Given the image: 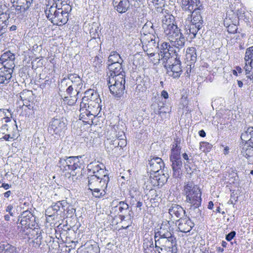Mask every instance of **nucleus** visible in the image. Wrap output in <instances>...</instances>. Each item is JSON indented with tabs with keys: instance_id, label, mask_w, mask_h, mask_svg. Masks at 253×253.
<instances>
[{
	"instance_id": "nucleus-1",
	"label": "nucleus",
	"mask_w": 253,
	"mask_h": 253,
	"mask_svg": "<svg viewBox=\"0 0 253 253\" xmlns=\"http://www.w3.org/2000/svg\"><path fill=\"white\" fill-rule=\"evenodd\" d=\"M173 20L172 16H165L162 20V26L165 36L170 41L171 45L179 50L184 47L185 40L180 29L174 23Z\"/></svg>"
},
{
	"instance_id": "nucleus-2",
	"label": "nucleus",
	"mask_w": 253,
	"mask_h": 253,
	"mask_svg": "<svg viewBox=\"0 0 253 253\" xmlns=\"http://www.w3.org/2000/svg\"><path fill=\"white\" fill-rule=\"evenodd\" d=\"M18 222L21 225V227L24 228L32 229V234H36V237L32 241L33 246L35 248H39L42 243L41 232L37 228V223L36 221V217L29 211H24L19 216Z\"/></svg>"
},
{
	"instance_id": "nucleus-3",
	"label": "nucleus",
	"mask_w": 253,
	"mask_h": 253,
	"mask_svg": "<svg viewBox=\"0 0 253 253\" xmlns=\"http://www.w3.org/2000/svg\"><path fill=\"white\" fill-rule=\"evenodd\" d=\"M183 194L186 196L185 202L190 206L200 207L202 202V192L199 187L192 181L185 183L183 187Z\"/></svg>"
},
{
	"instance_id": "nucleus-4",
	"label": "nucleus",
	"mask_w": 253,
	"mask_h": 253,
	"mask_svg": "<svg viewBox=\"0 0 253 253\" xmlns=\"http://www.w3.org/2000/svg\"><path fill=\"white\" fill-rule=\"evenodd\" d=\"M190 17L186 19L185 30L186 34L188 35L190 39H193L199 30L202 28L203 20L201 15L200 9L194 10Z\"/></svg>"
},
{
	"instance_id": "nucleus-5",
	"label": "nucleus",
	"mask_w": 253,
	"mask_h": 253,
	"mask_svg": "<svg viewBox=\"0 0 253 253\" xmlns=\"http://www.w3.org/2000/svg\"><path fill=\"white\" fill-rule=\"evenodd\" d=\"M175 56H172L162 62V64L167 70V74L174 79L178 78L182 72V70L181 67V62L175 54Z\"/></svg>"
},
{
	"instance_id": "nucleus-6",
	"label": "nucleus",
	"mask_w": 253,
	"mask_h": 253,
	"mask_svg": "<svg viewBox=\"0 0 253 253\" xmlns=\"http://www.w3.org/2000/svg\"><path fill=\"white\" fill-rule=\"evenodd\" d=\"M60 164L61 169L72 176L76 175L81 169V163L79 157H69L66 159H61Z\"/></svg>"
},
{
	"instance_id": "nucleus-7",
	"label": "nucleus",
	"mask_w": 253,
	"mask_h": 253,
	"mask_svg": "<svg viewBox=\"0 0 253 253\" xmlns=\"http://www.w3.org/2000/svg\"><path fill=\"white\" fill-rule=\"evenodd\" d=\"M44 12L47 18L54 25L61 26L65 24L68 21V14L61 11L57 8V5L50 6L45 10Z\"/></svg>"
},
{
	"instance_id": "nucleus-8",
	"label": "nucleus",
	"mask_w": 253,
	"mask_h": 253,
	"mask_svg": "<svg viewBox=\"0 0 253 253\" xmlns=\"http://www.w3.org/2000/svg\"><path fill=\"white\" fill-rule=\"evenodd\" d=\"M87 169L91 172L93 174L88 176H96L98 179L103 180L107 178V182H109L108 171L106 170L105 167L102 164H99L98 162H93L87 165Z\"/></svg>"
},
{
	"instance_id": "nucleus-9",
	"label": "nucleus",
	"mask_w": 253,
	"mask_h": 253,
	"mask_svg": "<svg viewBox=\"0 0 253 253\" xmlns=\"http://www.w3.org/2000/svg\"><path fill=\"white\" fill-rule=\"evenodd\" d=\"M244 70L247 78L253 83V46L247 48L245 54Z\"/></svg>"
},
{
	"instance_id": "nucleus-10",
	"label": "nucleus",
	"mask_w": 253,
	"mask_h": 253,
	"mask_svg": "<svg viewBox=\"0 0 253 253\" xmlns=\"http://www.w3.org/2000/svg\"><path fill=\"white\" fill-rule=\"evenodd\" d=\"M1 132L3 135L4 139L6 141H10L18 138L19 134L17 126L15 121L10 124H4L1 127Z\"/></svg>"
},
{
	"instance_id": "nucleus-11",
	"label": "nucleus",
	"mask_w": 253,
	"mask_h": 253,
	"mask_svg": "<svg viewBox=\"0 0 253 253\" xmlns=\"http://www.w3.org/2000/svg\"><path fill=\"white\" fill-rule=\"evenodd\" d=\"M173 46H170L169 43L164 42L161 45L160 50L159 53L158 54L159 58L157 59V61H153L154 64H157L159 63L160 62H162L167 59H169L173 56L171 55V53L174 51L175 54L177 51L175 50H173Z\"/></svg>"
},
{
	"instance_id": "nucleus-12",
	"label": "nucleus",
	"mask_w": 253,
	"mask_h": 253,
	"mask_svg": "<svg viewBox=\"0 0 253 253\" xmlns=\"http://www.w3.org/2000/svg\"><path fill=\"white\" fill-rule=\"evenodd\" d=\"M163 170L161 171V173L154 174L151 173L149 179L148 180V182L151 183L154 186H162L168 180V176L164 173Z\"/></svg>"
},
{
	"instance_id": "nucleus-13",
	"label": "nucleus",
	"mask_w": 253,
	"mask_h": 253,
	"mask_svg": "<svg viewBox=\"0 0 253 253\" xmlns=\"http://www.w3.org/2000/svg\"><path fill=\"white\" fill-rule=\"evenodd\" d=\"M15 55L10 51H7L3 53L0 58V67L14 68L15 66L14 60Z\"/></svg>"
},
{
	"instance_id": "nucleus-14",
	"label": "nucleus",
	"mask_w": 253,
	"mask_h": 253,
	"mask_svg": "<svg viewBox=\"0 0 253 253\" xmlns=\"http://www.w3.org/2000/svg\"><path fill=\"white\" fill-rule=\"evenodd\" d=\"M88 187L89 190H94L96 188H107L108 182H107V178L105 179L100 180L96 178V176H88Z\"/></svg>"
},
{
	"instance_id": "nucleus-15",
	"label": "nucleus",
	"mask_w": 253,
	"mask_h": 253,
	"mask_svg": "<svg viewBox=\"0 0 253 253\" xmlns=\"http://www.w3.org/2000/svg\"><path fill=\"white\" fill-rule=\"evenodd\" d=\"M66 125L61 119L54 118L50 122V129L56 134L60 135L66 129Z\"/></svg>"
},
{
	"instance_id": "nucleus-16",
	"label": "nucleus",
	"mask_w": 253,
	"mask_h": 253,
	"mask_svg": "<svg viewBox=\"0 0 253 253\" xmlns=\"http://www.w3.org/2000/svg\"><path fill=\"white\" fill-rule=\"evenodd\" d=\"M12 6L18 13H23L30 8L33 0H10Z\"/></svg>"
},
{
	"instance_id": "nucleus-17",
	"label": "nucleus",
	"mask_w": 253,
	"mask_h": 253,
	"mask_svg": "<svg viewBox=\"0 0 253 253\" xmlns=\"http://www.w3.org/2000/svg\"><path fill=\"white\" fill-rule=\"evenodd\" d=\"M172 234L170 232V225L169 221H166L163 222L160 228V230L155 232L154 239L156 241L158 239L167 238L172 236Z\"/></svg>"
},
{
	"instance_id": "nucleus-18",
	"label": "nucleus",
	"mask_w": 253,
	"mask_h": 253,
	"mask_svg": "<svg viewBox=\"0 0 253 253\" xmlns=\"http://www.w3.org/2000/svg\"><path fill=\"white\" fill-rule=\"evenodd\" d=\"M149 169L151 173L157 174L160 173V171L164 168V163L163 160L159 157H153L148 160Z\"/></svg>"
},
{
	"instance_id": "nucleus-19",
	"label": "nucleus",
	"mask_w": 253,
	"mask_h": 253,
	"mask_svg": "<svg viewBox=\"0 0 253 253\" xmlns=\"http://www.w3.org/2000/svg\"><path fill=\"white\" fill-rule=\"evenodd\" d=\"M109 72L108 76H116L117 75H125V72L122 67V62L111 63L108 64Z\"/></svg>"
},
{
	"instance_id": "nucleus-20",
	"label": "nucleus",
	"mask_w": 253,
	"mask_h": 253,
	"mask_svg": "<svg viewBox=\"0 0 253 253\" xmlns=\"http://www.w3.org/2000/svg\"><path fill=\"white\" fill-rule=\"evenodd\" d=\"M14 68L0 67V84H7L11 79Z\"/></svg>"
},
{
	"instance_id": "nucleus-21",
	"label": "nucleus",
	"mask_w": 253,
	"mask_h": 253,
	"mask_svg": "<svg viewBox=\"0 0 253 253\" xmlns=\"http://www.w3.org/2000/svg\"><path fill=\"white\" fill-rule=\"evenodd\" d=\"M179 223L178 228L179 231L183 233L190 232L194 227V224L191 220L186 217L184 218H180L178 220Z\"/></svg>"
},
{
	"instance_id": "nucleus-22",
	"label": "nucleus",
	"mask_w": 253,
	"mask_h": 253,
	"mask_svg": "<svg viewBox=\"0 0 253 253\" xmlns=\"http://www.w3.org/2000/svg\"><path fill=\"white\" fill-rule=\"evenodd\" d=\"M68 80L72 83V85L74 86L76 95L78 96L80 92V89L83 86V83L81 78L76 74H71L68 76Z\"/></svg>"
},
{
	"instance_id": "nucleus-23",
	"label": "nucleus",
	"mask_w": 253,
	"mask_h": 253,
	"mask_svg": "<svg viewBox=\"0 0 253 253\" xmlns=\"http://www.w3.org/2000/svg\"><path fill=\"white\" fill-rule=\"evenodd\" d=\"M169 213L171 218H179L180 219L185 213V211L180 206L172 204L169 208Z\"/></svg>"
},
{
	"instance_id": "nucleus-24",
	"label": "nucleus",
	"mask_w": 253,
	"mask_h": 253,
	"mask_svg": "<svg viewBox=\"0 0 253 253\" xmlns=\"http://www.w3.org/2000/svg\"><path fill=\"white\" fill-rule=\"evenodd\" d=\"M170 160L171 162L173 176L175 178L180 177L182 174L181 168L182 167V162L181 158Z\"/></svg>"
},
{
	"instance_id": "nucleus-25",
	"label": "nucleus",
	"mask_w": 253,
	"mask_h": 253,
	"mask_svg": "<svg viewBox=\"0 0 253 253\" xmlns=\"http://www.w3.org/2000/svg\"><path fill=\"white\" fill-rule=\"evenodd\" d=\"M111 93L117 97H120L124 93L125 86L124 84H108Z\"/></svg>"
},
{
	"instance_id": "nucleus-26",
	"label": "nucleus",
	"mask_w": 253,
	"mask_h": 253,
	"mask_svg": "<svg viewBox=\"0 0 253 253\" xmlns=\"http://www.w3.org/2000/svg\"><path fill=\"white\" fill-rule=\"evenodd\" d=\"M198 3H199L198 0H182V7L184 10L191 12L199 9Z\"/></svg>"
},
{
	"instance_id": "nucleus-27",
	"label": "nucleus",
	"mask_w": 253,
	"mask_h": 253,
	"mask_svg": "<svg viewBox=\"0 0 253 253\" xmlns=\"http://www.w3.org/2000/svg\"><path fill=\"white\" fill-rule=\"evenodd\" d=\"M67 206V203L66 201L63 200L62 201H58L55 203L52 206L49 207L45 211V214H49L51 213V211H53V214L56 213L58 211L62 210L65 211V207Z\"/></svg>"
},
{
	"instance_id": "nucleus-28",
	"label": "nucleus",
	"mask_w": 253,
	"mask_h": 253,
	"mask_svg": "<svg viewBox=\"0 0 253 253\" xmlns=\"http://www.w3.org/2000/svg\"><path fill=\"white\" fill-rule=\"evenodd\" d=\"M243 156L249 160V163L253 162V143H245L241 151Z\"/></svg>"
},
{
	"instance_id": "nucleus-29",
	"label": "nucleus",
	"mask_w": 253,
	"mask_h": 253,
	"mask_svg": "<svg viewBox=\"0 0 253 253\" xmlns=\"http://www.w3.org/2000/svg\"><path fill=\"white\" fill-rule=\"evenodd\" d=\"M156 244H164V245L170 248H176V241L174 236H172L169 238L158 239L156 241Z\"/></svg>"
},
{
	"instance_id": "nucleus-30",
	"label": "nucleus",
	"mask_w": 253,
	"mask_h": 253,
	"mask_svg": "<svg viewBox=\"0 0 253 253\" xmlns=\"http://www.w3.org/2000/svg\"><path fill=\"white\" fill-rule=\"evenodd\" d=\"M114 5L119 13H123L127 10L130 4L127 0H120L119 2L114 0Z\"/></svg>"
},
{
	"instance_id": "nucleus-31",
	"label": "nucleus",
	"mask_w": 253,
	"mask_h": 253,
	"mask_svg": "<svg viewBox=\"0 0 253 253\" xmlns=\"http://www.w3.org/2000/svg\"><path fill=\"white\" fill-rule=\"evenodd\" d=\"M85 95L83 97L84 100H87L88 102H101L99 94L94 90L89 89L85 92Z\"/></svg>"
},
{
	"instance_id": "nucleus-32",
	"label": "nucleus",
	"mask_w": 253,
	"mask_h": 253,
	"mask_svg": "<svg viewBox=\"0 0 253 253\" xmlns=\"http://www.w3.org/2000/svg\"><path fill=\"white\" fill-rule=\"evenodd\" d=\"M101 102L95 101L87 103V108L89 109V112L87 113H92L93 116L98 115L101 110Z\"/></svg>"
},
{
	"instance_id": "nucleus-33",
	"label": "nucleus",
	"mask_w": 253,
	"mask_h": 253,
	"mask_svg": "<svg viewBox=\"0 0 253 253\" xmlns=\"http://www.w3.org/2000/svg\"><path fill=\"white\" fill-rule=\"evenodd\" d=\"M196 49L195 47H191L187 49L186 59L190 64L194 63L197 60Z\"/></svg>"
},
{
	"instance_id": "nucleus-34",
	"label": "nucleus",
	"mask_w": 253,
	"mask_h": 253,
	"mask_svg": "<svg viewBox=\"0 0 253 253\" xmlns=\"http://www.w3.org/2000/svg\"><path fill=\"white\" fill-rule=\"evenodd\" d=\"M0 253H17L16 248L5 242H0Z\"/></svg>"
},
{
	"instance_id": "nucleus-35",
	"label": "nucleus",
	"mask_w": 253,
	"mask_h": 253,
	"mask_svg": "<svg viewBox=\"0 0 253 253\" xmlns=\"http://www.w3.org/2000/svg\"><path fill=\"white\" fill-rule=\"evenodd\" d=\"M125 75H117L116 76H108L107 78L108 84H115L117 85L120 84L125 85L126 81L125 79Z\"/></svg>"
},
{
	"instance_id": "nucleus-36",
	"label": "nucleus",
	"mask_w": 253,
	"mask_h": 253,
	"mask_svg": "<svg viewBox=\"0 0 253 253\" xmlns=\"http://www.w3.org/2000/svg\"><path fill=\"white\" fill-rule=\"evenodd\" d=\"M180 150L181 148L178 145L177 140H175L172 144L170 160L181 158L180 156Z\"/></svg>"
},
{
	"instance_id": "nucleus-37",
	"label": "nucleus",
	"mask_w": 253,
	"mask_h": 253,
	"mask_svg": "<svg viewBox=\"0 0 253 253\" xmlns=\"http://www.w3.org/2000/svg\"><path fill=\"white\" fill-rule=\"evenodd\" d=\"M155 248L158 253H176L177 248H170L164 245V244H156L155 243Z\"/></svg>"
},
{
	"instance_id": "nucleus-38",
	"label": "nucleus",
	"mask_w": 253,
	"mask_h": 253,
	"mask_svg": "<svg viewBox=\"0 0 253 253\" xmlns=\"http://www.w3.org/2000/svg\"><path fill=\"white\" fill-rule=\"evenodd\" d=\"M253 130V127H248L247 130H245L241 135V139L245 143H252V132Z\"/></svg>"
},
{
	"instance_id": "nucleus-39",
	"label": "nucleus",
	"mask_w": 253,
	"mask_h": 253,
	"mask_svg": "<svg viewBox=\"0 0 253 253\" xmlns=\"http://www.w3.org/2000/svg\"><path fill=\"white\" fill-rule=\"evenodd\" d=\"M32 95V91L28 90H24L22 91L20 94V97L21 100L23 101H25V103L28 104V102H29L31 99Z\"/></svg>"
},
{
	"instance_id": "nucleus-40",
	"label": "nucleus",
	"mask_w": 253,
	"mask_h": 253,
	"mask_svg": "<svg viewBox=\"0 0 253 253\" xmlns=\"http://www.w3.org/2000/svg\"><path fill=\"white\" fill-rule=\"evenodd\" d=\"M122 61L120 55L116 51H112L108 57V62L110 63H119Z\"/></svg>"
},
{
	"instance_id": "nucleus-41",
	"label": "nucleus",
	"mask_w": 253,
	"mask_h": 253,
	"mask_svg": "<svg viewBox=\"0 0 253 253\" xmlns=\"http://www.w3.org/2000/svg\"><path fill=\"white\" fill-rule=\"evenodd\" d=\"M106 188H96L94 190H90L92 192V195L97 198H100L104 197L106 192L105 190Z\"/></svg>"
},
{
	"instance_id": "nucleus-42",
	"label": "nucleus",
	"mask_w": 253,
	"mask_h": 253,
	"mask_svg": "<svg viewBox=\"0 0 253 253\" xmlns=\"http://www.w3.org/2000/svg\"><path fill=\"white\" fill-rule=\"evenodd\" d=\"M9 18V11L6 10L5 12L3 11L2 8H0V23H6Z\"/></svg>"
},
{
	"instance_id": "nucleus-43",
	"label": "nucleus",
	"mask_w": 253,
	"mask_h": 253,
	"mask_svg": "<svg viewBox=\"0 0 253 253\" xmlns=\"http://www.w3.org/2000/svg\"><path fill=\"white\" fill-rule=\"evenodd\" d=\"M190 212L194 215L195 217H198L201 216V210L199 209L200 207L190 206Z\"/></svg>"
},
{
	"instance_id": "nucleus-44",
	"label": "nucleus",
	"mask_w": 253,
	"mask_h": 253,
	"mask_svg": "<svg viewBox=\"0 0 253 253\" xmlns=\"http://www.w3.org/2000/svg\"><path fill=\"white\" fill-rule=\"evenodd\" d=\"M61 8H58L59 9L61 10V11L64 12V13H66L68 14L69 16V13L72 10V7L71 6L67 3H61Z\"/></svg>"
},
{
	"instance_id": "nucleus-45",
	"label": "nucleus",
	"mask_w": 253,
	"mask_h": 253,
	"mask_svg": "<svg viewBox=\"0 0 253 253\" xmlns=\"http://www.w3.org/2000/svg\"><path fill=\"white\" fill-rule=\"evenodd\" d=\"M112 144L115 145V148L118 147L122 148L126 146V141L125 139L120 138L119 140H114Z\"/></svg>"
},
{
	"instance_id": "nucleus-46",
	"label": "nucleus",
	"mask_w": 253,
	"mask_h": 253,
	"mask_svg": "<svg viewBox=\"0 0 253 253\" xmlns=\"http://www.w3.org/2000/svg\"><path fill=\"white\" fill-rule=\"evenodd\" d=\"M142 29L143 31L148 32L149 33H153L154 30L153 24L151 22H146Z\"/></svg>"
},
{
	"instance_id": "nucleus-47",
	"label": "nucleus",
	"mask_w": 253,
	"mask_h": 253,
	"mask_svg": "<svg viewBox=\"0 0 253 253\" xmlns=\"http://www.w3.org/2000/svg\"><path fill=\"white\" fill-rule=\"evenodd\" d=\"M158 41V38H157V39L156 38H155L154 39H151V40L148 42V43L147 46H149L150 47V49H153V48H157L159 45Z\"/></svg>"
},
{
	"instance_id": "nucleus-48",
	"label": "nucleus",
	"mask_w": 253,
	"mask_h": 253,
	"mask_svg": "<svg viewBox=\"0 0 253 253\" xmlns=\"http://www.w3.org/2000/svg\"><path fill=\"white\" fill-rule=\"evenodd\" d=\"M116 207H118L119 211L120 212L123 213L124 211H126L128 209V205L125 202L121 201L119 202V205Z\"/></svg>"
},
{
	"instance_id": "nucleus-49",
	"label": "nucleus",
	"mask_w": 253,
	"mask_h": 253,
	"mask_svg": "<svg viewBox=\"0 0 253 253\" xmlns=\"http://www.w3.org/2000/svg\"><path fill=\"white\" fill-rule=\"evenodd\" d=\"M80 118L82 119L84 118V114L87 117H90L92 116H93V115H92V113H87L89 112V109H80Z\"/></svg>"
},
{
	"instance_id": "nucleus-50",
	"label": "nucleus",
	"mask_w": 253,
	"mask_h": 253,
	"mask_svg": "<svg viewBox=\"0 0 253 253\" xmlns=\"http://www.w3.org/2000/svg\"><path fill=\"white\" fill-rule=\"evenodd\" d=\"M7 113H9V114L8 115L6 114V116H3V118H2V122H5L7 123L6 124H10V125H11V123H13V122H11V118H12V114L11 112L9 111Z\"/></svg>"
},
{
	"instance_id": "nucleus-51",
	"label": "nucleus",
	"mask_w": 253,
	"mask_h": 253,
	"mask_svg": "<svg viewBox=\"0 0 253 253\" xmlns=\"http://www.w3.org/2000/svg\"><path fill=\"white\" fill-rule=\"evenodd\" d=\"M227 31L231 34H235L237 33L238 27L235 24H230L227 27Z\"/></svg>"
},
{
	"instance_id": "nucleus-52",
	"label": "nucleus",
	"mask_w": 253,
	"mask_h": 253,
	"mask_svg": "<svg viewBox=\"0 0 253 253\" xmlns=\"http://www.w3.org/2000/svg\"><path fill=\"white\" fill-rule=\"evenodd\" d=\"M6 212H8L11 216H14V211L13 210V206L12 205H8L5 209Z\"/></svg>"
},
{
	"instance_id": "nucleus-53",
	"label": "nucleus",
	"mask_w": 253,
	"mask_h": 253,
	"mask_svg": "<svg viewBox=\"0 0 253 253\" xmlns=\"http://www.w3.org/2000/svg\"><path fill=\"white\" fill-rule=\"evenodd\" d=\"M153 247V242L149 240L146 239L144 240V243H143V248L144 250H146V248H148V247Z\"/></svg>"
},
{
	"instance_id": "nucleus-54",
	"label": "nucleus",
	"mask_w": 253,
	"mask_h": 253,
	"mask_svg": "<svg viewBox=\"0 0 253 253\" xmlns=\"http://www.w3.org/2000/svg\"><path fill=\"white\" fill-rule=\"evenodd\" d=\"M6 28L7 24L6 23H1L0 24V36L5 33Z\"/></svg>"
},
{
	"instance_id": "nucleus-55",
	"label": "nucleus",
	"mask_w": 253,
	"mask_h": 253,
	"mask_svg": "<svg viewBox=\"0 0 253 253\" xmlns=\"http://www.w3.org/2000/svg\"><path fill=\"white\" fill-rule=\"evenodd\" d=\"M235 231H231L226 236V240L228 241H230L235 236Z\"/></svg>"
},
{
	"instance_id": "nucleus-56",
	"label": "nucleus",
	"mask_w": 253,
	"mask_h": 253,
	"mask_svg": "<svg viewBox=\"0 0 253 253\" xmlns=\"http://www.w3.org/2000/svg\"><path fill=\"white\" fill-rule=\"evenodd\" d=\"M95 116L87 117H86L85 114H84V118L82 119V118H80V120H82L84 123L89 124V121H91V122L92 123V120H93V118H95Z\"/></svg>"
},
{
	"instance_id": "nucleus-57",
	"label": "nucleus",
	"mask_w": 253,
	"mask_h": 253,
	"mask_svg": "<svg viewBox=\"0 0 253 253\" xmlns=\"http://www.w3.org/2000/svg\"><path fill=\"white\" fill-rule=\"evenodd\" d=\"M95 116L87 117H86L85 114H84V118L82 119V118H80V120H82L84 123L89 124V121H91V122L92 123V120H93V118H95Z\"/></svg>"
},
{
	"instance_id": "nucleus-58",
	"label": "nucleus",
	"mask_w": 253,
	"mask_h": 253,
	"mask_svg": "<svg viewBox=\"0 0 253 253\" xmlns=\"http://www.w3.org/2000/svg\"><path fill=\"white\" fill-rule=\"evenodd\" d=\"M101 62L102 61L101 59H99L98 57L96 56L94 59L93 66H94L96 67L97 66L100 67V65L101 64Z\"/></svg>"
},
{
	"instance_id": "nucleus-59",
	"label": "nucleus",
	"mask_w": 253,
	"mask_h": 253,
	"mask_svg": "<svg viewBox=\"0 0 253 253\" xmlns=\"http://www.w3.org/2000/svg\"><path fill=\"white\" fill-rule=\"evenodd\" d=\"M144 189L145 193L147 194H148V193H149L150 192V190L152 189V188L150 187V183H148V181L145 182L144 186Z\"/></svg>"
},
{
	"instance_id": "nucleus-60",
	"label": "nucleus",
	"mask_w": 253,
	"mask_h": 253,
	"mask_svg": "<svg viewBox=\"0 0 253 253\" xmlns=\"http://www.w3.org/2000/svg\"><path fill=\"white\" fill-rule=\"evenodd\" d=\"M149 54L150 57L155 56V57L151 59V62L154 64L153 61H157V59L159 58L158 54L155 53L154 52H151L150 51V53H149Z\"/></svg>"
},
{
	"instance_id": "nucleus-61",
	"label": "nucleus",
	"mask_w": 253,
	"mask_h": 253,
	"mask_svg": "<svg viewBox=\"0 0 253 253\" xmlns=\"http://www.w3.org/2000/svg\"><path fill=\"white\" fill-rule=\"evenodd\" d=\"M13 193L11 191H6V192L4 193H3V196H4V197L6 198H9L10 196H11L12 197H13Z\"/></svg>"
},
{
	"instance_id": "nucleus-62",
	"label": "nucleus",
	"mask_w": 253,
	"mask_h": 253,
	"mask_svg": "<svg viewBox=\"0 0 253 253\" xmlns=\"http://www.w3.org/2000/svg\"><path fill=\"white\" fill-rule=\"evenodd\" d=\"M9 110L0 109V117L6 116Z\"/></svg>"
},
{
	"instance_id": "nucleus-63",
	"label": "nucleus",
	"mask_w": 253,
	"mask_h": 253,
	"mask_svg": "<svg viewBox=\"0 0 253 253\" xmlns=\"http://www.w3.org/2000/svg\"><path fill=\"white\" fill-rule=\"evenodd\" d=\"M74 89H75L74 86L70 85L66 90L67 93L69 94H71Z\"/></svg>"
},
{
	"instance_id": "nucleus-64",
	"label": "nucleus",
	"mask_w": 253,
	"mask_h": 253,
	"mask_svg": "<svg viewBox=\"0 0 253 253\" xmlns=\"http://www.w3.org/2000/svg\"><path fill=\"white\" fill-rule=\"evenodd\" d=\"M168 108H167V110L165 109L164 107H161L160 108V111L158 112V113L161 115L162 113H166L168 111Z\"/></svg>"
}]
</instances>
